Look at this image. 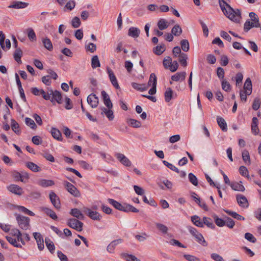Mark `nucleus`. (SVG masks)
I'll return each mask as SVG.
<instances>
[{
    "label": "nucleus",
    "instance_id": "obj_26",
    "mask_svg": "<svg viewBox=\"0 0 261 261\" xmlns=\"http://www.w3.org/2000/svg\"><path fill=\"white\" fill-rule=\"evenodd\" d=\"M217 123L223 132H226L227 130V125L225 120L222 117L218 116L217 117Z\"/></svg>",
    "mask_w": 261,
    "mask_h": 261
},
{
    "label": "nucleus",
    "instance_id": "obj_52",
    "mask_svg": "<svg viewBox=\"0 0 261 261\" xmlns=\"http://www.w3.org/2000/svg\"><path fill=\"white\" fill-rule=\"evenodd\" d=\"M249 16L250 17L252 22L255 23L257 25H260L259 21V18L258 16L254 12H250L249 14Z\"/></svg>",
    "mask_w": 261,
    "mask_h": 261
},
{
    "label": "nucleus",
    "instance_id": "obj_53",
    "mask_svg": "<svg viewBox=\"0 0 261 261\" xmlns=\"http://www.w3.org/2000/svg\"><path fill=\"white\" fill-rule=\"evenodd\" d=\"M166 49L164 44L158 45L155 48L154 53L157 55H161Z\"/></svg>",
    "mask_w": 261,
    "mask_h": 261
},
{
    "label": "nucleus",
    "instance_id": "obj_44",
    "mask_svg": "<svg viewBox=\"0 0 261 261\" xmlns=\"http://www.w3.org/2000/svg\"><path fill=\"white\" fill-rule=\"evenodd\" d=\"M6 239L11 244H12L14 246L18 248L21 247V245L17 243L16 238L12 237L11 236H7Z\"/></svg>",
    "mask_w": 261,
    "mask_h": 261
},
{
    "label": "nucleus",
    "instance_id": "obj_58",
    "mask_svg": "<svg viewBox=\"0 0 261 261\" xmlns=\"http://www.w3.org/2000/svg\"><path fill=\"white\" fill-rule=\"evenodd\" d=\"M189 181L194 186H197L198 179L197 177L192 173L188 175Z\"/></svg>",
    "mask_w": 261,
    "mask_h": 261
},
{
    "label": "nucleus",
    "instance_id": "obj_50",
    "mask_svg": "<svg viewBox=\"0 0 261 261\" xmlns=\"http://www.w3.org/2000/svg\"><path fill=\"white\" fill-rule=\"evenodd\" d=\"M128 124L133 127L139 128L141 126V122L136 119H129L127 120Z\"/></svg>",
    "mask_w": 261,
    "mask_h": 261
},
{
    "label": "nucleus",
    "instance_id": "obj_18",
    "mask_svg": "<svg viewBox=\"0 0 261 261\" xmlns=\"http://www.w3.org/2000/svg\"><path fill=\"white\" fill-rule=\"evenodd\" d=\"M40 209L53 220H56L58 219V217L55 212L50 208L46 207H41Z\"/></svg>",
    "mask_w": 261,
    "mask_h": 261
},
{
    "label": "nucleus",
    "instance_id": "obj_16",
    "mask_svg": "<svg viewBox=\"0 0 261 261\" xmlns=\"http://www.w3.org/2000/svg\"><path fill=\"white\" fill-rule=\"evenodd\" d=\"M108 201L109 203L112 204L116 209L123 212L125 211L126 204L122 205L119 202L111 198L108 199Z\"/></svg>",
    "mask_w": 261,
    "mask_h": 261
},
{
    "label": "nucleus",
    "instance_id": "obj_32",
    "mask_svg": "<svg viewBox=\"0 0 261 261\" xmlns=\"http://www.w3.org/2000/svg\"><path fill=\"white\" fill-rule=\"evenodd\" d=\"M38 184L39 186H42V187H47L54 185L55 182L52 180L43 179L40 180Z\"/></svg>",
    "mask_w": 261,
    "mask_h": 261
},
{
    "label": "nucleus",
    "instance_id": "obj_9",
    "mask_svg": "<svg viewBox=\"0 0 261 261\" xmlns=\"http://www.w3.org/2000/svg\"><path fill=\"white\" fill-rule=\"evenodd\" d=\"M65 185L66 187L67 191L72 195L75 197H79L80 195V192L77 188L71 183L65 181Z\"/></svg>",
    "mask_w": 261,
    "mask_h": 261
},
{
    "label": "nucleus",
    "instance_id": "obj_22",
    "mask_svg": "<svg viewBox=\"0 0 261 261\" xmlns=\"http://www.w3.org/2000/svg\"><path fill=\"white\" fill-rule=\"evenodd\" d=\"M70 214L74 217L80 220H83L84 218V215L76 208L71 209Z\"/></svg>",
    "mask_w": 261,
    "mask_h": 261
},
{
    "label": "nucleus",
    "instance_id": "obj_46",
    "mask_svg": "<svg viewBox=\"0 0 261 261\" xmlns=\"http://www.w3.org/2000/svg\"><path fill=\"white\" fill-rule=\"evenodd\" d=\"M242 156L243 160L246 164L248 165L250 164V155L249 152L247 150H243V151L242 153Z\"/></svg>",
    "mask_w": 261,
    "mask_h": 261
},
{
    "label": "nucleus",
    "instance_id": "obj_55",
    "mask_svg": "<svg viewBox=\"0 0 261 261\" xmlns=\"http://www.w3.org/2000/svg\"><path fill=\"white\" fill-rule=\"evenodd\" d=\"M25 124L30 126V127L32 129H35L37 127V126L34 122V121L30 118H25Z\"/></svg>",
    "mask_w": 261,
    "mask_h": 261
},
{
    "label": "nucleus",
    "instance_id": "obj_41",
    "mask_svg": "<svg viewBox=\"0 0 261 261\" xmlns=\"http://www.w3.org/2000/svg\"><path fill=\"white\" fill-rule=\"evenodd\" d=\"M165 100L166 102H169L172 98L173 91L171 88H168L164 94Z\"/></svg>",
    "mask_w": 261,
    "mask_h": 261
},
{
    "label": "nucleus",
    "instance_id": "obj_61",
    "mask_svg": "<svg viewBox=\"0 0 261 261\" xmlns=\"http://www.w3.org/2000/svg\"><path fill=\"white\" fill-rule=\"evenodd\" d=\"M225 222H226L225 225H226L227 227H228L230 228H232L235 225L234 221L229 217L226 218Z\"/></svg>",
    "mask_w": 261,
    "mask_h": 261
},
{
    "label": "nucleus",
    "instance_id": "obj_11",
    "mask_svg": "<svg viewBox=\"0 0 261 261\" xmlns=\"http://www.w3.org/2000/svg\"><path fill=\"white\" fill-rule=\"evenodd\" d=\"M87 102L93 108H95L98 105V98L94 94H90L87 97Z\"/></svg>",
    "mask_w": 261,
    "mask_h": 261
},
{
    "label": "nucleus",
    "instance_id": "obj_29",
    "mask_svg": "<svg viewBox=\"0 0 261 261\" xmlns=\"http://www.w3.org/2000/svg\"><path fill=\"white\" fill-rule=\"evenodd\" d=\"M230 187L233 190L235 191L243 192L245 189L244 187L242 185L241 181L240 182H232L230 184Z\"/></svg>",
    "mask_w": 261,
    "mask_h": 261
},
{
    "label": "nucleus",
    "instance_id": "obj_56",
    "mask_svg": "<svg viewBox=\"0 0 261 261\" xmlns=\"http://www.w3.org/2000/svg\"><path fill=\"white\" fill-rule=\"evenodd\" d=\"M81 23V20L77 16L73 17L71 20L72 26L74 28H79L80 26Z\"/></svg>",
    "mask_w": 261,
    "mask_h": 261
},
{
    "label": "nucleus",
    "instance_id": "obj_45",
    "mask_svg": "<svg viewBox=\"0 0 261 261\" xmlns=\"http://www.w3.org/2000/svg\"><path fill=\"white\" fill-rule=\"evenodd\" d=\"M100 66V64L97 56H94L91 59V66L94 69L97 67H99Z\"/></svg>",
    "mask_w": 261,
    "mask_h": 261
},
{
    "label": "nucleus",
    "instance_id": "obj_2",
    "mask_svg": "<svg viewBox=\"0 0 261 261\" xmlns=\"http://www.w3.org/2000/svg\"><path fill=\"white\" fill-rule=\"evenodd\" d=\"M188 229L198 243L205 247L207 246V243L202 234L199 232L196 228L192 226H188Z\"/></svg>",
    "mask_w": 261,
    "mask_h": 261
},
{
    "label": "nucleus",
    "instance_id": "obj_8",
    "mask_svg": "<svg viewBox=\"0 0 261 261\" xmlns=\"http://www.w3.org/2000/svg\"><path fill=\"white\" fill-rule=\"evenodd\" d=\"M83 211L88 217L93 220H100L101 219V216L96 211H92L90 208L85 207H83Z\"/></svg>",
    "mask_w": 261,
    "mask_h": 261
},
{
    "label": "nucleus",
    "instance_id": "obj_4",
    "mask_svg": "<svg viewBox=\"0 0 261 261\" xmlns=\"http://www.w3.org/2000/svg\"><path fill=\"white\" fill-rule=\"evenodd\" d=\"M67 225L77 231H81L83 229V223L76 219L70 218L68 219Z\"/></svg>",
    "mask_w": 261,
    "mask_h": 261
},
{
    "label": "nucleus",
    "instance_id": "obj_27",
    "mask_svg": "<svg viewBox=\"0 0 261 261\" xmlns=\"http://www.w3.org/2000/svg\"><path fill=\"white\" fill-rule=\"evenodd\" d=\"M22 55H23L22 51L20 48H16V49L14 53L13 57H14L15 60L18 63H21V58L22 56Z\"/></svg>",
    "mask_w": 261,
    "mask_h": 261
},
{
    "label": "nucleus",
    "instance_id": "obj_38",
    "mask_svg": "<svg viewBox=\"0 0 261 261\" xmlns=\"http://www.w3.org/2000/svg\"><path fill=\"white\" fill-rule=\"evenodd\" d=\"M27 167L32 171L36 172L40 171V168L36 164L29 162L26 163Z\"/></svg>",
    "mask_w": 261,
    "mask_h": 261
},
{
    "label": "nucleus",
    "instance_id": "obj_17",
    "mask_svg": "<svg viewBox=\"0 0 261 261\" xmlns=\"http://www.w3.org/2000/svg\"><path fill=\"white\" fill-rule=\"evenodd\" d=\"M252 86L251 81L250 78H247L243 86V90L245 91V92H247L248 95H250L252 93Z\"/></svg>",
    "mask_w": 261,
    "mask_h": 261
},
{
    "label": "nucleus",
    "instance_id": "obj_28",
    "mask_svg": "<svg viewBox=\"0 0 261 261\" xmlns=\"http://www.w3.org/2000/svg\"><path fill=\"white\" fill-rule=\"evenodd\" d=\"M186 76V72H177L171 76V80L174 81H178L179 80H185Z\"/></svg>",
    "mask_w": 261,
    "mask_h": 261
},
{
    "label": "nucleus",
    "instance_id": "obj_37",
    "mask_svg": "<svg viewBox=\"0 0 261 261\" xmlns=\"http://www.w3.org/2000/svg\"><path fill=\"white\" fill-rule=\"evenodd\" d=\"M202 221H203V225L205 224L208 227L212 228V229H214L215 228V226L214 224V223L212 221V220L210 218L204 217L203 218Z\"/></svg>",
    "mask_w": 261,
    "mask_h": 261
},
{
    "label": "nucleus",
    "instance_id": "obj_31",
    "mask_svg": "<svg viewBox=\"0 0 261 261\" xmlns=\"http://www.w3.org/2000/svg\"><path fill=\"white\" fill-rule=\"evenodd\" d=\"M158 27L160 30L162 31L166 29L169 27V23L166 19H161L158 22Z\"/></svg>",
    "mask_w": 261,
    "mask_h": 261
},
{
    "label": "nucleus",
    "instance_id": "obj_1",
    "mask_svg": "<svg viewBox=\"0 0 261 261\" xmlns=\"http://www.w3.org/2000/svg\"><path fill=\"white\" fill-rule=\"evenodd\" d=\"M219 4L222 11L227 17L235 22L239 21L241 13L238 9L234 10L224 0H219Z\"/></svg>",
    "mask_w": 261,
    "mask_h": 261
},
{
    "label": "nucleus",
    "instance_id": "obj_21",
    "mask_svg": "<svg viewBox=\"0 0 261 261\" xmlns=\"http://www.w3.org/2000/svg\"><path fill=\"white\" fill-rule=\"evenodd\" d=\"M251 131L253 134L256 135L258 134V119L256 117H253L251 123Z\"/></svg>",
    "mask_w": 261,
    "mask_h": 261
},
{
    "label": "nucleus",
    "instance_id": "obj_34",
    "mask_svg": "<svg viewBox=\"0 0 261 261\" xmlns=\"http://www.w3.org/2000/svg\"><path fill=\"white\" fill-rule=\"evenodd\" d=\"M227 214L233 217V218L239 220H244L245 218L241 215L238 214L235 212H232L227 210H224Z\"/></svg>",
    "mask_w": 261,
    "mask_h": 261
},
{
    "label": "nucleus",
    "instance_id": "obj_35",
    "mask_svg": "<svg viewBox=\"0 0 261 261\" xmlns=\"http://www.w3.org/2000/svg\"><path fill=\"white\" fill-rule=\"evenodd\" d=\"M102 112H101V114L103 113L105 114L107 118L109 119V120H112L114 119V114L113 112L111 109H107L106 108H102L101 109Z\"/></svg>",
    "mask_w": 261,
    "mask_h": 261
},
{
    "label": "nucleus",
    "instance_id": "obj_23",
    "mask_svg": "<svg viewBox=\"0 0 261 261\" xmlns=\"http://www.w3.org/2000/svg\"><path fill=\"white\" fill-rule=\"evenodd\" d=\"M50 133L51 134L52 136L54 137V138H55V139H56L58 141H62L63 138L62 137V134H61V132L59 129H58L57 128L53 127L51 129Z\"/></svg>",
    "mask_w": 261,
    "mask_h": 261
},
{
    "label": "nucleus",
    "instance_id": "obj_5",
    "mask_svg": "<svg viewBox=\"0 0 261 261\" xmlns=\"http://www.w3.org/2000/svg\"><path fill=\"white\" fill-rule=\"evenodd\" d=\"M50 91H51L52 93L50 94V99L49 100H50L51 102L56 101L58 103H62L63 100L61 92L57 90L53 91L52 89H48L47 93H50Z\"/></svg>",
    "mask_w": 261,
    "mask_h": 261
},
{
    "label": "nucleus",
    "instance_id": "obj_6",
    "mask_svg": "<svg viewBox=\"0 0 261 261\" xmlns=\"http://www.w3.org/2000/svg\"><path fill=\"white\" fill-rule=\"evenodd\" d=\"M32 93L36 96L41 95L43 98L45 100H49L50 99V94L52 92L50 91V93H46L43 89L39 90L36 87L32 88L31 90Z\"/></svg>",
    "mask_w": 261,
    "mask_h": 261
},
{
    "label": "nucleus",
    "instance_id": "obj_62",
    "mask_svg": "<svg viewBox=\"0 0 261 261\" xmlns=\"http://www.w3.org/2000/svg\"><path fill=\"white\" fill-rule=\"evenodd\" d=\"M42 155L46 160L48 161L54 162L55 161L54 157L49 153L45 152L42 153Z\"/></svg>",
    "mask_w": 261,
    "mask_h": 261
},
{
    "label": "nucleus",
    "instance_id": "obj_10",
    "mask_svg": "<svg viewBox=\"0 0 261 261\" xmlns=\"http://www.w3.org/2000/svg\"><path fill=\"white\" fill-rule=\"evenodd\" d=\"M117 159L125 166L129 167L132 165L131 162L123 154L117 153L116 154Z\"/></svg>",
    "mask_w": 261,
    "mask_h": 261
},
{
    "label": "nucleus",
    "instance_id": "obj_39",
    "mask_svg": "<svg viewBox=\"0 0 261 261\" xmlns=\"http://www.w3.org/2000/svg\"><path fill=\"white\" fill-rule=\"evenodd\" d=\"M132 86L135 89L140 91H144L147 89V87L144 84H140L136 83H132Z\"/></svg>",
    "mask_w": 261,
    "mask_h": 261
},
{
    "label": "nucleus",
    "instance_id": "obj_40",
    "mask_svg": "<svg viewBox=\"0 0 261 261\" xmlns=\"http://www.w3.org/2000/svg\"><path fill=\"white\" fill-rule=\"evenodd\" d=\"M43 45L45 48L49 51H51L53 49L52 43L49 39L46 38L42 40Z\"/></svg>",
    "mask_w": 261,
    "mask_h": 261
},
{
    "label": "nucleus",
    "instance_id": "obj_42",
    "mask_svg": "<svg viewBox=\"0 0 261 261\" xmlns=\"http://www.w3.org/2000/svg\"><path fill=\"white\" fill-rule=\"evenodd\" d=\"M213 217L215 220L216 224L219 227H223L225 225V221L221 218H219L216 215H214Z\"/></svg>",
    "mask_w": 261,
    "mask_h": 261
},
{
    "label": "nucleus",
    "instance_id": "obj_47",
    "mask_svg": "<svg viewBox=\"0 0 261 261\" xmlns=\"http://www.w3.org/2000/svg\"><path fill=\"white\" fill-rule=\"evenodd\" d=\"M187 59L188 56L186 54L181 53L179 55V62L184 67H186L187 65Z\"/></svg>",
    "mask_w": 261,
    "mask_h": 261
},
{
    "label": "nucleus",
    "instance_id": "obj_54",
    "mask_svg": "<svg viewBox=\"0 0 261 261\" xmlns=\"http://www.w3.org/2000/svg\"><path fill=\"white\" fill-rule=\"evenodd\" d=\"M171 63H172V59L169 56L166 57L163 60V65H164V67L166 69L169 68L170 69V68L171 65Z\"/></svg>",
    "mask_w": 261,
    "mask_h": 261
},
{
    "label": "nucleus",
    "instance_id": "obj_64",
    "mask_svg": "<svg viewBox=\"0 0 261 261\" xmlns=\"http://www.w3.org/2000/svg\"><path fill=\"white\" fill-rule=\"evenodd\" d=\"M184 257L188 261H200L199 258L190 254H185Z\"/></svg>",
    "mask_w": 261,
    "mask_h": 261
},
{
    "label": "nucleus",
    "instance_id": "obj_15",
    "mask_svg": "<svg viewBox=\"0 0 261 261\" xmlns=\"http://www.w3.org/2000/svg\"><path fill=\"white\" fill-rule=\"evenodd\" d=\"M237 200L239 205L242 207H247L248 202L246 197L243 195L238 194L236 196Z\"/></svg>",
    "mask_w": 261,
    "mask_h": 261
},
{
    "label": "nucleus",
    "instance_id": "obj_57",
    "mask_svg": "<svg viewBox=\"0 0 261 261\" xmlns=\"http://www.w3.org/2000/svg\"><path fill=\"white\" fill-rule=\"evenodd\" d=\"M163 163L166 166H167L170 169H171L177 173L179 172V170H178V169L177 167H176L175 166H174L173 164L168 162L166 161H163Z\"/></svg>",
    "mask_w": 261,
    "mask_h": 261
},
{
    "label": "nucleus",
    "instance_id": "obj_43",
    "mask_svg": "<svg viewBox=\"0 0 261 261\" xmlns=\"http://www.w3.org/2000/svg\"><path fill=\"white\" fill-rule=\"evenodd\" d=\"M171 33L173 35L175 36H179L182 33V29L181 27L178 24H176L172 28L171 30Z\"/></svg>",
    "mask_w": 261,
    "mask_h": 261
},
{
    "label": "nucleus",
    "instance_id": "obj_36",
    "mask_svg": "<svg viewBox=\"0 0 261 261\" xmlns=\"http://www.w3.org/2000/svg\"><path fill=\"white\" fill-rule=\"evenodd\" d=\"M29 39L32 41H36L37 40L35 33L32 28H29L27 30Z\"/></svg>",
    "mask_w": 261,
    "mask_h": 261
},
{
    "label": "nucleus",
    "instance_id": "obj_25",
    "mask_svg": "<svg viewBox=\"0 0 261 261\" xmlns=\"http://www.w3.org/2000/svg\"><path fill=\"white\" fill-rule=\"evenodd\" d=\"M260 25H257L253 22H251L249 20L246 21L244 24V30L245 32H247L252 28H259Z\"/></svg>",
    "mask_w": 261,
    "mask_h": 261
},
{
    "label": "nucleus",
    "instance_id": "obj_33",
    "mask_svg": "<svg viewBox=\"0 0 261 261\" xmlns=\"http://www.w3.org/2000/svg\"><path fill=\"white\" fill-rule=\"evenodd\" d=\"M45 243L50 252L52 254L54 253L55 250V246L54 243L49 238H45Z\"/></svg>",
    "mask_w": 261,
    "mask_h": 261
},
{
    "label": "nucleus",
    "instance_id": "obj_49",
    "mask_svg": "<svg viewBox=\"0 0 261 261\" xmlns=\"http://www.w3.org/2000/svg\"><path fill=\"white\" fill-rule=\"evenodd\" d=\"M180 45L183 51L187 52L189 50V43L188 40L183 39L181 40Z\"/></svg>",
    "mask_w": 261,
    "mask_h": 261
},
{
    "label": "nucleus",
    "instance_id": "obj_13",
    "mask_svg": "<svg viewBox=\"0 0 261 261\" xmlns=\"http://www.w3.org/2000/svg\"><path fill=\"white\" fill-rule=\"evenodd\" d=\"M107 70L110 81L113 86L117 89H120V86L117 82V80L113 71L109 68H108Z\"/></svg>",
    "mask_w": 261,
    "mask_h": 261
},
{
    "label": "nucleus",
    "instance_id": "obj_19",
    "mask_svg": "<svg viewBox=\"0 0 261 261\" xmlns=\"http://www.w3.org/2000/svg\"><path fill=\"white\" fill-rule=\"evenodd\" d=\"M122 242V240L121 239L112 241L107 247L108 251L111 253H113L116 246Z\"/></svg>",
    "mask_w": 261,
    "mask_h": 261
},
{
    "label": "nucleus",
    "instance_id": "obj_14",
    "mask_svg": "<svg viewBox=\"0 0 261 261\" xmlns=\"http://www.w3.org/2000/svg\"><path fill=\"white\" fill-rule=\"evenodd\" d=\"M8 190L16 195H21L23 194L22 189L18 185L12 184L8 187Z\"/></svg>",
    "mask_w": 261,
    "mask_h": 261
},
{
    "label": "nucleus",
    "instance_id": "obj_59",
    "mask_svg": "<svg viewBox=\"0 0 261 261\" xmlns=\"http://www.w3.org/2000/svg\"><path fill=\"white\" fill-rule=\"evenodd\" d=\"M222 88L225 91H228L230 90L231 86L229 82L225 80H223L222 81Z\"/></svg>",
    "mask_w": 261,
    "mask_h": 261
},
{
    "label": "nucleus",
    "instance_id": "obj_51",
    "mask_svg": "<svg viewBox=\"0 0 261 261\" xmlns=\"http://www.w3.org/2000/svg\"><path fill=\"white\" fill-rule=\"evenodd\" d=\"M157 80L155 74L153 73H151L149 77V80L148 83V86H156Z\"/></svg>",
    "mask_w": 261,
    "mask_h": 261
},
{
    "label": "nucleus",
    "instance_id": "obj_20",
    "mask_svg": "<svg viewBox=\"0 0 261 261\" xmlns=\"http://www.w3.org/2000/svg\"><path fill=\"white\" fill-rule=\"evenodd\" d=\"M29 5V4L22 2H14L12 5H10L8 7L10 8L14 9H23L27 7Z\"/></svg>",
    "mask_w": 261,
    "mask_h": 261
},
{
    "label": "nucleus",
    "instance_id": "obj_12",
    "mask_svg": "<svg viewBox=\"0 0 261 261\" xmlns=\"http://www.w3.org/2000/svg\"><path fill=\"white\" fill-rule=\"evenodd\" d=\"M33 236L36 241L38 248L40 250L44 249L43 239L41 234L39 232H34Z\"/></svg>",
    "mask_w": 261,
    "mask_h": 261
},
{
    "label": "nucleus",
    "instance_id": "obj_3",
    "mask_svg": "<svg viewBox=\"0 0 261 261\" xmlns=\"http://www.w3.org/2000/svg\"><path fill=\"white\" fill-rule=\"evenodd\" d=\"M16 220L19 227L23 230H27L29 227L30 218L27 217L18 215Z\"/></svg>",
    "mask_w": 261,
    "mask_h": 261
},
{
    "label": "nucleus",
    "instance_id": "obj_63",
    "mask_svg": "<svg viewBox=\"0 0 261 261\" xmlns=\"http://www.w3.org/2000/svg\"><path fill=\"white\" fill-rule=\"evenodd\" d=\"M156 226L163 233H166L167 232L168 228L165 225L161 223H156Z\"/></svg>",
    "mask_w": 261,
    "mask_h": 261
},
{
    "label": "nucleus",
    "instance_id": "obj_7",
    "mask_svg": "<svg viewBox=\"0 0 261 261\" xmlns=\"http://www.w3.org/2000/svg\"><path fill=\"white\" fill-rule=\"evenodd\" d=\"M49 197L54 207L58 210L60 209L61 208V203L60 198L53 191H51L49 193Z\"/></svg>",
    "mask_w": 261,
    "mask_h": 261
},
{
    "label": "nucleus",
    "instance_id": "obj_48",
    "mask_svg": "<svg viewBox=\"0 0 261 261\" xmlns=\"http://www.w3.org/2000/svg\"><path fill=\"white\" fill-rule=\"evenodd\" d=\"M11 128L12 129L16 134L20 133L19 125L18 123L13 119H11Z\"/></svg>",
    "mask_w": 261,
    "mask_h": 261
},
{
    "label": "nucleus",
    "instance_id": "obj_30",
    "mask_svg": "<svg viewBox=\"0 0 261 261\" xmlns=\"http://www.w3.org/2000/svg\"><path fill=\"white\" fill-rule=\"evenodd\" d=\"M140 31L139 29L135 27H131L129 29L128 35L133 38L139 37Z\"/></svg>",
    "mask_w": 261,
    "mask_h": 261
},
{
    "label": "nucleus",
    "instance_id": "obj_60",
    "mask_svg": "<svg viewBox=\"0 0 261 261\" xmlns=\"http://www.w3.org/2000/svg\"><path fill=\"white\" fill-rule=\"evenodd\" d=\"M245 238L251 243H255L256 241L255 238L250 233L247 232L245 234Z\"/></svg>",
    "mask_w": 261,
    "mask_h": 261
},
{
    "label": "nucleus",
    "instance_id": "obj_24",
    "mask_svg": "<svg viewBox=\"0 0 261 261\" xmlns=\"http://www.w3.org/2000/svg\"><path fill=\"white\" fill-rule=\"evenodd\" d=\"M191 220L192 223L196 226L199 227H203V221L201 220L200 218L197 215H194L191 216Z\"/></svg>",
    "mask_w": 261,
    "mask_h": 261
}]
</instances>
